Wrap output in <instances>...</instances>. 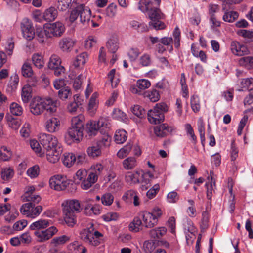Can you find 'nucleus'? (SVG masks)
I'll return each instance as SVG.
<instances>
[{"mask_svg": "<svg viewBox=\"0 0 253 253\" xmlns=\"http://www.w3.org/2000/svg\"><path fill=\"white\" fill-rule=\"evenodd\" d=\"M39 138L41 144L46 150L58 145L57 138L51 134L42 133Z\"/></svg>", "mask_w": 253, "mask_h": 253, "instance_id": "nucleus-10", "label": "nucleus"}, {"mask_svg": "<svg viewBox=\"0 0 253 253\" xmlns=\"http://www.w3.org/2000/svg\"><path fill=\"white\" fill-rule=\"evenodd\" d=\"M103 236V235L98 231L93 232V235L90 238V242L87 243L90 245L93 246H97L100 243V238Z\"/></svg>", "mask_w": 253, "mask_h": 253, "instance_id": "nucleus-40", "label": "nucleus"}, {"mask_svg": "<svg viewBox=\"0 0 253 253\" xmlns=\"http://www.w3.org/2000/svg\"><path fill=\"white\" fill-rule=\"evenodd\" d=\"M18 83L19 77L17 75H14L13 76L11 77L9 84H8L7 91L11 92L15 91L17 87Z\"/></svg>", "mask_w": 253, "mask_h": 253, "instance_id": "nucleus-47", "label": "nucleus"}, {"mask_svg": "<svg viewBox=\"0 0 253 253\" xmlns=\"http://www.w3.org/2000/svg\"><path fill=\"white\" fill-rule=\"evenodd\" d=\"M11 113L15 116H20L23 113L22 107L18 104L13 102L10 106Z\"/></svg>", "mask_w": 253, "mask_h": 253, "instance_id": "nucleus-52", "label": "nucleus"}, {"mask_svg": "<svg viewBox=\"0 0 253 253\" xmlns=\"http://www.w3.org/2000/svg\"><path fill=\"white\" fill-rule=\"evenodd\" d=\"M151 3L150 0H140L138 2V9L143 13L148 12L149 11V6Z\"/></svg>", "mask_w": 253, "mask_h": 253, "instance_id": "nucleus-51", "label": "nucleus"}, {"mask_svg": "<svg viewBox=\"0 0 253 253\" xmlns=\"http://www.w3.org/2000/svg\"><path fill=\"white\" fill-rule=\"evenodd\" d=\"M63 217L66 224L70 227H73L76 223L75 212H80L81 205L77 200H68L62 204Z\"/></svg>", "mask_w": 253, "mask_h": 253, "instance_id": "nucleus-1", "label": "nucleus"}, {"mask_svg": "<svg viewBox=\"0 0 253 253\" xmlns=\"http://www.w3.org/2000/svg\"><path fill=\"white\" fill-rule=\"evenodd\" d=\"M148 119L151 123L155 124L160 123L164 119V115L163 113L157 110H149L147 113Z\"/></svg>", "mask_w": 253, "mask_h": 253, "instance_id": "nucleus-16", "label": "nucleus"}, {"mask_svg": "<svg viewBox=\"0 0 253 253\" xmlns=\"http://www.w3.org/2000/svg\"><path fill=\"white\" fill-rule=\"evenodd\" d=\"M144 97L148 98L152 102H155L158 101L160 95L159 91L156 89H152L151 91H145L143 93Z\"/></svg>", "mask_w": 253, "mask_h": 253, "instance_id": "nucleus-33", "label": "nucleus"}, {"mask_svg": "<svg viewBox=\"0 0 253 253\" xmlns=\"http://www.w3.org/2000/svg\"><path fill=\"white\" fill-rule=\"evenodd\" d=\"M76 157L72 153H65L62 158V162L65 166L71 167L75 162Z\"/></svg>", "mask_w": 253, "mask_h": 253, "instance_id": "nucleus-27", "label": "nucleus"}, {"mask_svg": "<svg viewBox=\"0 0 253 253\" xmlns=\"http://www.w3.org/2000/svg\"><path fill=\"white\" fill-rule=\"evenodd\" d=\"M238 17V13L236 11L225 12L223 16V20L227 22H233Z\"/></svg>", "mask_w": 253, "mask_h": 253, "instance_id": "nucleus-49", "label": "nucleus"}, {"mask_svg": "<svg viewBox=\"0 0 253 253\" xmlns=\"http://www.w3.org/2000/svg\"><path fill=\"white\" fill-rule=\"evenodd\" d=\"M70 184V181L66 176L56 175L49 180V185L52 189L57 191L64 190Z\"/></svg>", "mask_w": 253, "mask_h": 253, "instance_id": "nucleus-7", "label": "nucleus"}, {"mask_svg": "<svg viewBox=\"0 0 253 253\" xmlns=\"http://www.w3.org/2000/svg\"><path fill=\"white\" fill-rule=\"evenodd\" d=\"M191 106L192 109L194 112L199 111L200 105L199 104V98L197 96L193 95L191 98Z\"/></svg>", "mask_w": 253, "mask_h": 253, "instance_id": "nucleus-57", "label": "nucleus"}, {"mask_svg": "<svg viewBox=\"0 0 253 253\" xmlns=\"http://www.w3.org/2000/svg\"><path fill=\"white\" fill-rule=\"evenodd\" d=\"M22 100L24 103H27L32 97V88L29 85H25L22 89Z\"/></svg>", "mask_w": 253, "mask_h": 253, "instance_id": "nucleus-29", "label": "nucleus"}, {"mask_svg": "<svg viewBox=\"0 0 253 253\" xmlns=\"http://www.w3.org/2000/svg\"><path fill=\"white\" fill-rule=\"evenodd\" d=\"M58 231L55 226H51L48 229L41 231H35L34 235L37 238L39 242H44L50 239Z\"/></svg>", "mask_w": 253, "mask_h": 253, "instance_id": "nucleus-9", "label": "nucleus"}, {"mask_svg": "<svg viewBox=\"0 0 253 253\" xmlns=\"http://www.w3.org/2000/svg\"><path fill=\"white\" fill-rule=\"evenodd\" d=\"M58 12L57 9L53 7H50L46 9L42 14V17L46 21H54L57 16Z\"/></svg>", "mask_w": 253, "mask_h": 253, "instance_id": "nucleus-21", "label": "nucleus"}, {"mask_svg": "<svg viewBox=\"0 0 253 253\" xmlns=\"http://www.w3.org/2000/svg\"><path fill=\"white\" fill-rule=\"evenodd\" d=\"M161 43L163 45L167 46V50L169 52L173 50L172 44L173 43V39L171 37H164L160 40Z\"/></svg>", "mask_w": 253, "mask_h": 253, "instance_id": "nucleus-54", "label": "nucleus"}, {"mask_svg": "<svg viewBox=\"0 0 253 253\" xmlns=\"http://www.w3.org/2000/svg\"><path fill=\"white\" fill-rule=\"evenodd\" d=\"M151 58L150 55L144 54L140 57L139 63L143 67H147L151 64Z\"/></svg>", "mask_w": 253, "mask_h": 253, "instance_id": "nucleus-56", "label": "nucleus"}, {"mask_svg": "<svg viewBox=\"0 0 253 253\" xmlns=\"http://www.w3.org/2000/svg\"><path fill=\"white\" fill-rule=\"evenodd\" d=\"M87 175V171L85 169H80L76 173L74 176V182L79 183L81 181L85 179Z\"/></svg>", "mask_w": 253, "mask_h": 253, "instance_id": "nucleus-43", "label": "nucleus"}, {"mask_svg": "<svg viewBox=\"0 0 253 253\" xmlns=\"http://www.w3.org/2000/svg\"><path fill=\"white\" fill-rule=\"evenodd\" d=\"M185 129L187 134L190 136V140L194 145H195L197 143V137L194 134V130L191 126L189 124H187L185 125Z\"/></svg>", "mask_w": 253, "mask_h": 253, "instance_id": "nucleus-50", "label": "nucleus"}, {"mask_svg": "<svg viewBox=\"0 0 253 253\" xmlns=\"http://www.w3.org/2000/svg\"><path fill=\"white\" fill-rule=\"evenodd\" d=\"M42 207L41 205L35 207L32 203H27L23 204L20 208V212L28 217L34 218L37 217L42 212Z\"/></svg>", "mask_w": 253, "mask_h": 253, "instance_id": "nucleus-6", "label": "nucleus"}, {"mask_svg": "<svg viewBox=\"0 0 253 253\" xmlns=\"http://www.w3.org/2000/svg\"><path fill=\"white\" fill-rule=\"evenodd\" d=\"M123 199L126 202H132L135 206L140 205L138 193L133 190L127 191L123 195Z\"/></svg>", "mask_w": 253, "mask_h": 253, "instance_id": "nucleus-15", "label": "nucleus"}, {"mask_svg": "<svg viewBox=\"0 0 253 253\" xmlns=\"http://www.w3.org/2000/svg\"><path fill=\"white\" fill-rule=\"evenodd\" d=\"M132 147V144L128 143L124 147L121 148L117 153V156L120 158H124L128 155L130 152Z\"/></svg>", "mask_w": 253, "mask_h": 253, "instance_id": "nucleus-45", "label": "nucleus"}, {"mask_svg": "<svg viewBox=\"0 0 253 253\" xmlns=\"http://www.w3.org/2000/svg\"><path fill=\"white\" fill-rule=\"evenodd\" d=\"M87 129L89 135H95L100 131V129L96 121H90L87 124Z\"/></svg>", "mask_w": 253, "mask_h": 253, "instance_id": "nucleus-36", "label": "nucleus"}, {"mask_svg": "<svg viewBox=\"0 0 253 253\" xmlns=\"http://www.w3.org/2000/svg\"><path fill=\"white\" fill-rule=\"evenodd\" d=\"M151 85L150 82L146 79L139 80L137 82V87L140 90H144Z\"/></svg>", "mask_w": 253, "mask_h": 253, "instance_id": "nucleus-63", "label": "nucleus"}, {"mask_svg": "<svg viewBox=\"0 0 253 253\" xmlns=\"http://www.w3.org/2000/svg\"><path fill=\"white\" fill-rule=\"evenodd\" d=\"M59 120L54 117L48 119L45 123V127L49 132H54L58 131L60 128Z\"/></svg>", "mask_w": 253, "mask_h": 253, "instance_id": "nucleus-17", "label": "nucleus"}, {"mask_svg": "<svg viewBox=\"0 0 253 253\" xmlns=\"http://www.w3.org/2000/svg\"><path fill=\"white\" fill-rule=\"evenodd\" d=\"M27 175L31 178L36 177L39 174V167L37 165H35L28 169L27 171Z\"/></svg>", "mask_w": 253, "mask_h": 253, "instance_id": "nucleus-61", "label": "nucleus"}, {"mask_svg": "<svg viewBox=\"0 0 253 253\" xmlns=\"http://www.w3.org/2000/svg\"><path fill=\"white\" fill-rule=\"evenodd\" d=\"M32 62L34 65L39 69L44 66V62L42 56L39 54H34L32 56Z\"/></svg>", "mask_w": 253, "mask_h": 253, "instance_id": "nucleus-39", "label": "nucleus"}, {"mask_svg": "<svg viewBox=\"0 0 253 253\" xmlns=\"http://www.w3.org/2000/svg\"><path fill=\"white\" fill-rule=\"evenodd\" d=\"M61 61L60 57L55 54L52 55L50 58L49 61L48 62V68L50 69L53 70L56 67H59L61 65Z\"/></svg>", "mask_w": 253, "mask_h": 253, "instance_id": "nucleus-41", "label": "nucleus"}, {"mask_svg": "<svg viewBox=\"0 0 253 253\" xmlns=\"http://www.w3.org/2000/svg\"><path fill=\"white\" fill-rule=\"evenodd\" d=\"M117 11V6L114 3H111L108 5L106 9V14L109 17H113L116 15Z\"/></svg>", "mask_w": 253, "mask_h": 253, "instance_id": "nucleus-64", "label": "nucleus"}, {"mask_svg": "<svg viewBox=\"0 0 253 253\" xmlns=\"http://www.w3.org/2000/svg\"><path fill=\"white\" fill-rule=\"evenodd\" d=\"M113 117L117 120L124 121L126 119L125 113L118 109H115L112 113Z\"/></svg>", "mask_w": 253, "mask_h": 253, "instance_id": "nucleus-62", "label": "nucleus"}, {"mask_svg": "<svg viewBox=\"0 0 253 253\" xmlns=\"http://www.w3.org/2000/svg\"><path fill=\"white\" fill-rule=\"evenodd\" d=\"M110 142L111 138L106 134L101 140L98 141L96 144L102 150L103 148L108 147L110 144Z\"/></svg>", "mask_w": 253, "mask_h": 253, "instance_id": "nucleus-55", "label": "nucleus"}, {"mask_svg": "<svg viewBox=\"0 0 253 253\" xmlns=\"http://www.w3.org/2000/svg\"><path fill=\"white\" fill-rule=\"evenodd\" d=\"M84 117L79 115L73 117L71 120V127L78 129H84Z\"/></svg>", "mask_w": 253, "mask_h": 253, "instance_id": "nucleus-35", "label": "nucleus"}, {"mask_svg": "<svg viewBox=\"0 0 253 253\" xmlns=\"http://www.w3.org/2000/svg\"><path fill=\"white\" fill-rule=\"evenodd\" d=\"M56 102L51 98L43 99L34 97L30 104V110L34 115H39L45 110L53 113L56 111Z\"/></svg>", "mask_w": 253, "mask_h": 253, "instance_id": "nucleus-2", "label": "nucleus"}, {"mask_svg": "<svg viewBox=\"0 0 253 253\" xmlns=\"http://www.w3.org/2000/svg\"><path fill=\"white\" fill-rule=\"evenodd\" d=\"M241 84L243 88H245L249 91H253V78H249L243 79Z\"/></svg>", "mask_w": 253, "mask_h": 253, "instance_id": "nucleus-53", "label": "nucleus"}, {"mask_svg": "<svg viewBox=\"0 0 253 253\" xmlns=\"http://www.w3.org/2000/svg\"><path fill=\"white\" fill-rule=\"evenodd\" d=\"M213 172L212 171L210 172V176L211 178H210L209 177L208 182L206 183V186L207 187V198L211 200V197L212 196V191H213V186H215V181L213 180V177L212 176V174Z\"/></svg>", "mask_w": 253, "mask_h": 253, "instance_id": "nucleus-24", "label": "nucleus"}, {"mask_svg": "<svg viewBox=\"0 0 253 253\" xmlns=\"http://www.w3.org/2000/svg\"><path fill=\"white\" fill-rule=\"evenodd\" d=\"M108 50L112 53H115L119 48L118 40L116 38H110L106 44Z\"/></svg>", "mask_w": 253, "mask_h": 253, "instance_id": "nucleus-37", "label": "nucleus"}, {"mask_svg": "<svg viewBox=\"0 0 253 253\" xmlns=\"http://www.w3.org/2000/svg\"><path fill=\"white\" fill-rule=\"evenodd\" d=\"M74 44L75 42L70 38L62 39L59 43L60 48L63 51H70Z\"/></svg>", "mask_w": 253, "mask_h": 253, "instance_id": "nucleus-20", "label": "nucleus"}, {"mask_svg": "<svg viewBox=\"0 0 253 253\" xmlns=\"http://www.w3.org/2000/svg\"><path fill=\"white\" fill-rule=\"evenodd\" d=\"M127 137V132L123 130H118L115 134V141L117 144H122L125 142Z\"/></svg>", "mask_w": 253, "mask_h": 253, "instance_id": "nucleus-34", "label": "nucleus"}, {"mask_svg": "<svg viewBox=\"0 0 253 253\" xmlns=\"http://www.w3.org/2000/svg\"><path fill=\"white\" fill-rule=\"evenodd\" d=\"M230 49L233 54L240 56L247 54L249 52L246 45L235 41L231 42Z\"/></svg>", "mask_w": 253, "mask_h": 253, "instance_id": "nucleus-13", "label": "nucleus"}, {"mask_svg": "<svg viewBox=\"0 0 253 253\" xmlns=\"http://www.w3.org/2000/svg\"><path fill=\"white\" fill-rule=\"evenodd\" d=\"M50 224L51 223L49 221L41 219L32 223L30 226V228L32 230L41 231L40 230L48 227Z\"/></svg>", "mask_w": 253, "mask_h": 253, "instance_id": "nucleus-19", "label": "nucleus"}, {"mask_svg": "<svg viewBox=\"0 0 253 253\" xmlns=\"http://www.w3.org/2000/svg\"><path fill=\"white\" fill-rule=\"evenodd\" d=\"M62 152V149L59 145L51 149H47L46 150L47 159L50 163H55L59 161Z\"/></svg>", "mask_w": 253, "mask_h": 253, "instance_id": "nucleus-12", "label": "nucleus"}, {"mask_svg": "<svg viewBox=\"0 0 253 253\" xmlns=\"http://www.w3.org/2000/svg\"><path fill=\"white\" fill-rule=\"evenodd\" d=\"M21 29L23 36L27 40L33 39L35 33L32 23L28 18H24L21 23Z\"/></svg>", "mask_w": 253, "mask_h": 253, "instance_id": "nucleus-8", "label": "nucleus"}, {"mask_svg": "<svg viewBox=\"0 0 253 253\" xmlns=\"http://www.w3.org/2000/svg\"><path fill=\"white\" fill-rule=\"evenodd\" d=\"M148 17L151 20L149 23L150 26L157 30L164 29L166 27L165 23L160 21L165 18L164 14L158 8L153 7L150 9L148 12Z\"/></svg>", "mask_w": 253, "mask_h": 253, "instance_id": "nucleus-4", "label": "nucleus"}, {"mask_svg": "<svg viewBox=\"0 0 253 253\" xmlns=\"http://www.w3.org/2000/svg\"><path fill=\"white\" fill-rule=\"evenodd\" d=\"M143 222V225L146 228H152L158 223V219L154 217L149 212L143 211L140 213Z\"/></svg>", "mask_w": 253, "mask_h": 253, "instance_id": "nucleus-14", "label": "nucleus"}, {"mask_svg": "<svg viewBox=\"0 0 253 253\" xmlns=\"http://www.w3.org/2000/svg\"><path fill=\"white\" fill-rule=\"evenodd\" d=\"M174 128L167 124H162L154 127L155 134L161 138L164 137L172 133Z\"/></svg>", "mask_w": 253, "mask_h": 253, "instance_id": "nucleus-11", "label": "nucleus"}, {"mask_svg": "<svg viewBox=\"0 0 253 253\" xmlns=\"http://www.w3.org/2000/svg\"><path fill=\"white\" fill-rule=\"evenodd\" d=\"M79 17L80 22L84 25L87 24L90 22L91 17V11L88 7L84 4L77 6L72 10L69 20L71 22H74Z\"/></svg>", "mask_w": 253, "mask_h": 253, "instance_id": "nucleus-3", "label": "nucleus"}, {"mask_svg": "<svg viewBox=\"0 0 253 253\" xmlns=\"http://www.w3.org/2000/svg\"><path fill=\"white\" fill-rule=\"evenodd\" d=\"M141 172L139 171H135L134 172H127L125 175V180L130 184H137L140 183L139 177Z\"/></svg>", "mask_w": 253, "mask_h": 253, "instance_id": "nucleus-22", "label": "nucleus"}, {"mask_svg": "<svg viewBox=\"0 0 253 253\" xmlns=\"http://www.w3.org/2000/svg\"><path fill=\"white\" fill-rule=\"evenodd\" d=\"M87 58L88 55L87 53L83 52L76 57L75 60L73 62V66L75 68H78L81 65H84L85 63Z\"/></svg>", "mask_w": 253, "mask_h": 253, "instance_id": "nucleus-31", "label": "nucleus"}, {"mask_svg": "<svg viewBox=\"0 0 253 253\" xmlns=\"http://www.w3.org/2000/svg\"><path fill=\"white\" fill-rule=\"evenodd\" d=\"M65 28L60 22L46 24L44 26V33L46 38L60 37L65 32Z\"/></svg>", "mask_w": 253, "mask_h": 253, "instance_id": "nucleus-5", "label": "nucleus"}, {"mask_svg": "<svg viewBox=\"0 0 253 253\" xmlns=\"http://www.w3.org/2000/svg\"><path fill=\"white\" fill-rule=\"evenodd\" d=\"M101 133L105 134L110 127V123L109 120L107 118L101 117L96 122Z\"/></svg>", "mask_w": 253, "mask_h": 253, "instance_id": "nucleus-25", "label": "nucleus"}, {"mask_svg": "<svg viewBox=\"0 0 253 253\" xmlns=\"http://www.w3.org/2000/svg\"><path fill=\"white\" fill-rule=\"evenodd\" d=\"M94 230V228L92 224L89 227L82 230L80 232L81 239L86 243H90V238L93 235Z\"/></svg>", "mask_w": 253, "mask_h": 253, "instance_id": "nucleus-23", "label": "nucleus"}, {"mask_svg": "<svg viewBox=\"0 0 253 253\" xmlns=\"http://www.w3.org/2000/svg\"><path fill=\"white\" fill-rule=\"evenodd\" d=\"M70 237L66 235H62L54 238L51 241V244L53 245L52 248H58L59 246L64 245L69 241Z\"/></svg>", "mask_w": 253, "mask_h": 253, "instance_id": "nucleus-26", "label": "nucleus"}, {"mask_svg": "<svg viewBox=\"0 0 253 253\" xmlns=\"http://www.w3.org/2000/svg\"><path fill=\"white\" fill-rule=\"evenodd\" d=\"M131 111L134 115L140 118H144L146 114L145 110L142 107L138 105H135L132 107Z\"/></svg>", "mask_w": 253, "mask_h": 253, "instance_id": "nucleus-48", "label": "nucleus"}, {"mask_svg": "<svg viewBox=\"0 0 253 253\" xmlns=\"http://www.w3.org/2000/svg\"><path fill=\"white\" fill-rule=\"evenodd\" d=\"M239 64L242 66L248 68H253V57L245 56L241 58L239 60Z\"/></svg>", "mask_w": 253, "mask_h": 253, "instance_id": "nucleus-44", "label": "nucleus"}, {"mask_svg": "<svg viewBox=\"0 0 253 253\" xmlns=\"http://www.w3.org/2000/svg\"><path fill=\"white\" fill-rule=\"evenodd\" d=\"M58 96L62 100L70 98L72 96V92L70 88L68 86L58 91Z\"/></svg>", "mask_w": 253, "mask_h": 253, "instance_id": "nucleus-42", "label": "nucleus"}, {"mask_svg": "<svg viewBox=\"0 0 253 253\" xmlns=\"http://www.w3.org/2000/svg\"><path fill=\"white\" fill-rule=\"evenodd\" d=\"M21 73L25 77H31L33 76L34 72L29 63L26 62L23 64L21 68Z\"/></svg>", "mask_w": 253, "mask_h": 253, "instance_id": "nucleus-46", "label": "nucleus"}, {"mask_svg": "<svg viewBox=\"0 0 253 253\" xmlns=\"http://www.w3.org/2000/svg\"><path fill=\"white\" fill-rule=\"evenodd\" d=\"M122 165L125 169H132L137 165L136 159L133 157H128L123 161Z\"/></svg>", "mask_w": 253, "mask_h": 253, "instance_id": "nucleus-30", "label": "nucleus"}, {"mask_svg": "<svg viewBox=\"0 0 253 253\" xmlns=\"http://www.w3.org/2000/svg\"><path fill=\"white\" fill-rule=\"evenodd\" d=\"M113 200V196L109 193L104 194L101 198L102 203L106 206L111 205L112 204Z\"/></svg>", "mask_w": 253, "mask_h": 253, "instance_id": "nucleus-59", "label": "nucleus"}, {"mask_svg": "<svg viewBox=\"0 0 253 253\" xmlns=\"http://www.w3.org/2000/svg\"><path fill=\"white\" fill-rule=\"evenodd\" d=\"M142 217L139 216L134 217L133 221L129 225V229L131 231L138 232L140 229V227L143 225L141 221Z\"/></svg>", "mask_w": 253, "mask_h": 253, "instance_id": "nucleus-38", "label": "nucleus"}, {"mask_svg": "<svg viewBox=\"0 0 253 253\" xmlns=\"http://www.w3.org/2000/svg\"><path fill=\"white\" fill-rule=\"evenodd\" d=\"M155 243L152 240H148L144 242L143 249L145 253H151L155 249Z\"/></svg>", "mask_w": 253, "mask_h": 253, "instance_id": "nucleus-58", "label": "nucleus"}, {"mask_svg": "<svg viewBox=\"0 0 253 253\" xmlns=\"http://www.w3.org/2000/svg\"><path fill=\"white\" fill-rule=\"evenodd\" d=\"M102 149L97 144L89 147L87 149L88 155L93 158L100 156L102 154Z\"/></svg>", "mask_w": 253, "mask_h": 253, "instance_id": "nucleus-32", "label": "nucleus"}, {"mask_svg": "<svg viewBox=\"0 0 253 253\" xmlns=\"http://www.w3.org/2000/svg\"><path fill=\"white\" fill-rule=\"evenodd\" d=\"M167 232V229L165 227H161L151 230L149 231V235L152 238H161Z\"/></svg>", "mask_w": 253, "mask_h": 253, "instance_id": "nucleus-28", "label": "nucleus"}, {"mask_svg": "<svg viewBox=\"0 0 253 253\" xmlns=\"http://www.w3.org/2000/svg\"><path fill=\"white\" fill-rule=\"evenodd\" d=\"M84 129L75 128L74 127H70L65 135L66 138H70L72 140L79 141L83 136V131Z\"/></svg>", "mask_w": 253, "mask_h": 253, "instance_id": "nucleus-18", "label": "nucleus"}, {"mask_svg": "<svg viewBox=\"0 0 253 253\" xmlns=\"http://www.w3.org/2000/svg\"><path fill=\"white\" fill-rule=\"evenodd\" d=\"M72 0H58V8L61 11H66L69 7Z\"/></svg>", "mask_w": 253, "mask_h": 253, "instance_id": "nucleus-60", "label": "nucleus"}]
</instances>
